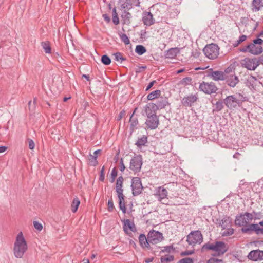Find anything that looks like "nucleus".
Returning a JSON list of instances; mask_svg holds the SVG:
<instances>
[{
    "label": "nucleus",
    "mask_w": 263,
    "mask_h": 263,
    "mask_svg": "<svg viewBox=\"0 0 263 263\" xmlns=\"http://www.w3.org/2000/svg\"><path fill=\"white\" fill-rule=\"evenodd\" d=\"M228 245L224 241L215 240L205 243L201 248V252H213L214 253L212 255L217 257L223 255L228 251Z\"/></svg>",
    "instance_id": "nucleus-1"
},
{
    "label": "nucleus",
    "mask_w": 263,
    "mask_h": 263,
    "mask_svg": "<svg viewBox=\"0 0 263 263\" xmlns=\"http://www.w3.org/2000/svg\"><path fill=\"white\" fill-rule=\"evenodd\" d=\"M28 249V246L22 232L16 236L14 244L13 252L15 257L21 258Z\"/></svg>",
    "instance_id": "nucleus-2"
},
{
    "label": "nucleus",
    "mask_w": 263,
    "mask_h": 263,
    "mask_svg": "<svg viewBox=\"0 0 263 263\" xmlns=\"http://www.w3.org/2000/svg\"><path fill=\"white\" fill-rule=\"evenodd\" d=\"M219 47L215 43L206 45L203 49V52L210 59H214L219 55Z\"/></svg>",
    "instance_id": "nucleus-3"
},
{
    "label": "nucleus",
    "mask_w": 263,
    "mask_h": 263,
    "mask_svg": "<svg viewBox=\"0 0 263 263\" xmlns=\"http://www.w3.org/2000/svg\"><path fill=\"white\" fill-rule=\"evenodd\" d=\"M263 40L260 37H256L252 42L249 43L250 48L251 54L257 55L263 52Z\"/></svg>",
    "instance_id": "nucleus-4"
},
{
    "label": "nucleus",
    "mask_w": 263,
    "mask_h": 263,
    "mask_svg": "<svg viewBox=\"0 0 263 263\" xmlns=\"http://www.w3.org/2000/svg\"><path fill=\"white\" fill-rule=\"evenodd\" d=\"M186 241L189 245L193 246L197 243L200 244L203 241V236L201 231L196 230L191 232L187 236Z\"/></svg>",
    "instance_id": "nucleus-5"
},
{
    "label": "nucleus",
    "mask_w": 263,
    "mask_h": 263,
    "mask_svg": "<svg viewBox=\"0 0 263 263\" xmlns=\"http://www.w3.org/2000/svg\"><path fill=\"white\" fill-rule=\"evenodd\" d=\"M243 101V100L237 99L234 95L227 96L223 99L224 104L230 109L236 108L237 105L240 106Z\"/></svg>",
    "instance_id": "nucleus-6"
},
{
    "label": "nucleus",
    "mask_w": 263,
    "mask_h": 263,
    "mask_svg": "<svg viewBox=\"0 0 263 263\" xmlns=\"http://www.w3.org/2000/svg\"><path fill=\"white\" fill-rule=\"evenodd\" d=\"M199 90L205 94L211 95L216 93L218 90V88L213 82H205L203 81L199 84Z\"/></svg>",
    "instance_id": "nucleus-7"
},
{
    "label": "nucleus",
    "mask_w": 263,
    "mask_h": 263,
    "mask_svg": "<svg viewBox=\"0 0 263 263\" xmlns=\"http://www.w3.org/2000/svg\"><path fill=\"white\" fill-rule=\"evenodd\" d=\"M131 189L133 196H137L141 194L143 190L140 178L138 177H133L131 181Z\"/></svg>",
    "instance_id": "nucleus-8"
},
{
    "label": "nucleus",
    "mask_w": 263,
    "mask_h": 263,
    "mask_svg": "<svg viewBox=\"0 0 263 263\" xmlns=\"http://www.w3.org/2000/svg\"><path fill=\"white\" fill-rule=\"evenodd\" d=\"M242 66L249 70H255L260 65L258 59L256 58H245L242 60Z\"/></svg>",
    "instance_id": "nucleus-9"
},
{
    "label": "nucleus",
    "mask_w": 263,
    "mask_h": 263,
    "mask_svg": "<svg viewBox=\"0 0 263 263\" xmlns=\"http://www.w3.org/2000/svg\"><path fill=\"white\" fill-rule=\"evenodd\" d=\"M142 164V155H138L131 159L129 168L135 173H138L141 169Z\"/></svg>",
    "instance_id": "nucleus-10"
},
{
    "label": "nucleus",
    "mask_w": 263,
    "mask_h": 263,
    "mask_svg": "<svg viewBox=\"0 0 263 263\" xmlns=\"http://www.w3.org/2000/svg\"><path fill=\"white\" fill-rule=\"evenodd\" d=\"M149 242L153 245L157 244L163 240L164 238L163 236V234L158 231L154 230H152L149 231L147 234Z\"/></svg>",
    "instance_id": "nucleus-11"
},
{
    "label": "nucleus",
    "mask_w": 263,
    "mask_h": 263,
    "mask_svg": "<svg viewBox=\"0 0 263 263\" xmlns=\"http://www.w3.org/2000/svg\"><path fill=\"white\" fill-rule=\"evenodd\" d=\"M148 119L146 120L145 122V124L148 128L151 129H156L159 124V120L158 119V117L156 115V114H153L146 115Z\"/></svg>",
    "instance_id": "nucleus-12"
},
{
    "label": "nucleus",
    "mask_w": 263,
    "mask_h": 263,
    "mask_svg": "<svg viewBox=\"0 0 263 263\" xmlns=\"http://www.w3.org/2000/svg\"><path fill=\"white\" fill-rule=\"evenodd\" d=\"M122 222H123V229L124 232L129 237H133L132 233L129 232L128 230H129L133 232H137V228L134 223L128 219L122 220Z\"/></svg>",
    "instance_id": "nucleus-13"
},
{
    "label": "nucleus",
    "mask_w": 263,
    "mask_h": 263,
    "mask_svg": "<svg viewBox=\"0 0 263 263\" xmlns=\"http://www.w3.org/2000/svg\"><path fill=\"white\" fill-rule=\"evenodd\" d=\"M225 73L222 71H214L212 68L208 70L206 76L211 78L214 81L222 80L224 81Z\"/></svg>",
    "instance_id": "nucleus-14"
},
{
    "label": "nucleus",
    "mask_w": 263,
    "mask_h": 263,
    "mask_svg": "<svg viewBox=\"0 0 263 263\" xmlns=\"http://www.w3.org/2000/svg\"><path fill=\"white\" fill-rule=\"evenodd\" d=\"M247 257L249 260L253 261L263 260V251L259 249L251 251Z\"/></svg>",
    "instance_id": "nucleus-15"
},
{
    "label": "nucleus",
    "mask_w": 263,
    "mask_h": 263,
    "mask_svg": "<svg viewBox=\"0 0 263 263\" xmlns=\"http://www.w3.org/2000/svg\"><path fill=\"white\" fill-rule=\"evenodd\" d=\"M198 100V97L196 95H190L184 97L181 100V103L184 107H192L193 104Z\"/></svg>",
    "instance_id": "nucleus-16"
},
{
    "label": "nucleus",
    "mask_w": 263,
    "mask_h": 263,
    "mask_svg": "<svg viewBox=\"0 0 263 263\" xmlns=\"http://www.w3.org/2000/svg\"><path fill=\"white\" fill-rule=\"evenodd\" d=\"M224 78L226 83L231 87H234L239 82L238 77L235 74H225Z\"/></svg>",
    "instance_id": "nucleus-17"
},
{
    "label": "nucleus",
    "mask_w": 263,
    "mask_h": 263,
    "mask_svg": "<svg viewBox=\"0 0 263 263\" xmlns=\"http://www.w3.org/2000/svg\"><path fill=\"white\" fill-rule=\"evenodd\" d=\"M258 226V223L249 224L248 223L245 227L241 228V232L243 234H251L254 232L257 234Z\"/></svg>",
    "instance_id": "nucleus-18"
},
{
    "label": "nucleus",
    "mask_w": 263,
    "mask_h": 263,
    "mask_svg": "<svg viewBox=\"0 0 263 263\" xmlns=\"http://www.w3.org/2000/svg\"><path fill=\"white\" fill-rule=\"evenodd\" d=\"M139 244L143 249H147L152 250V247L150 246L151 242H149L148 236L146 237L144 234H140L138 237Z\"/></svg>",
    "instance_id": "nucleus-19"
},
{
    "label": "nucleus",
    "mask_w": 263,
    "mask_h": 263,
    "mask_svg": "<svg viewBox=\"0 0 263 263\" xmlns=\"http://www.w3.org/2000/svg\"><path fill=\"white\" fill-rule=\"evenodd\" d=\"M129 122L130 123L129 135L131 136L133 132L138 128V125H139V122L137 115H132L130 117Z\"/></svg>",
    "instance_id": "nucleus-20"
},
{
    "label": "nucleus",
    "mask_w": 263,
    "mask_h": 263,
    "mask_svg": "<svg viewBox=\"0 0 263 263\" xmlns=\"http://www.w3.org/2000/svg\"><path fill=\"white\" fill-rule=\"evenodd\" d=\"M168 192L166 189L163 186L158 187L156 189V193L154 194L159 201H161L167 196Z\"/></svg>",
    "instance_id": "nucleus-21"
},
{
    "label": "nucleus",
    "mask_w": 263,
    "mask_h": 263,
    "mask_svg": "<svg viewBox=\"0 0 263 263\" xmlns=\"http://www.w3.org/2000/svg\"><path fill=\"white\" fill-rule=\"evenodd\" d=\"M142 21L144 25L151 26L154 23V20L153 17V14L150 12H143Z\"/></svg>",
    "instance_id": "nucleus-22"
},
{
    "label": "nucleus",
    "mask_w": 263,
    "mask_h": 263,
    "mask_svg": "<svg viewBox=\"0 0 263 263\" xmlns=\"http://www.w3.org/2000/svg\"><path fill=\"white\" fill-rule=\"evenodd\" d=\"M245 217L243 213L237 214L235 217V224L239 227H245L248 223V221Z\"/></svg>",
    "instance_id": "nucleus-23"
},
{
    "label": "nucleus",
    "mask_w": 263,
    "mask_h": 263,
    "mask_svg": "<svg viewBox=\"0 0 263 263\" xmlns=\"http://www.w3.org/2000/svg\"><path fill=\"white\" fill-rule=\"evenodd\" d=\"M180 52V48L174 47L170 48L165 52L164 56L167 59H174Z\"/></svg>",
    "instance_id": "nucleus-24"
},
{
    "label": "nucleus",
    "mask_w": 263,
    "mask_h": 263,
    "mask_svg": "<svg viewBox=\"0 0 263 263\" xmlns=\"http://www.w3.org/2000/svg\"><path fill=\"white\" fill-rule=\"evenodd\" d=\"M156 103L159 110L163 109L166 106L170 105L167 97H159Z\"/></svg>",
    "instance_id": "nucleus-25"
},
{
    "label": "nucleus",
    "mask_w": 263,
    "mask_h": 263,
    "mask_svg": "<svg viewBox=\"0 0 263 263\" xmlns=\"http://www.w3.org/2000/svg\"><path fill=\"white\" fill-rule=\"evenodd\" d=\"M118 197L119 198V209L122 211L123 214L126 213V207L125 206V196L123 193L117 194Z\"/></svg>",
    "instance_id": "nucleus-26"
},
{
    "label": "nucleus",
    "mask_w": 263,
    "mask_h": 263,
    "mask_svg": "<svg viewBox=\"0 0 263 263\" xmlns=\"http://www.w3.org/2000/svg\"><path fill=\"white\" fill-rule=\"evenodd\" d=\"M159 110L156 103H149L145 107V111L146 115L156 114V111Z\"/></svg>",
    "instance_id": "nucleus-27"
},
{
    "label": "nucleus",
    "mask_w": 263,
    "mask_h": 263,
    "mask_svg": "<svg viewBox=\"0 0 263 263\" xmlns=\"http://www.w3.org/2000/svg\"><path fill=\"white\" fill-rule=\"evenodd\" d=\"M232 223V219L229 216H225L221 220H219L218 227H221L222 229H226L228 227L230 226Z\"/></svg>",
    "instance_id": "nucleus-28"
},
{
    "label": "nucleus",
    "mask_w": 263,
    "mask_h": 263,
    "mask_svg": "<svg viewBox=\"0 0 263 263\" xmlns=\"http://www.w3.org/2000/svg\"><path fill=\"white\" fill-rule=\"evenodd\" d=\"M147 139V137L145 135H143L141 137H138L135 145L138 148H141L142 146L146 145L148 142Z\"/></svg>",
    "instance_id": "nucleus-29"
},
{
    "label": "nucleus",
    "mask_w": 263,
    "mask_h": 263,
    "mask_svg": "<svg viewBox=\"0 0 263 263\" xmlns=\"http://www.w3.org/2000/svg\"><path fill=\"white\" fill-rule=\"evenodd\" d=\"M252 5V11L253 12L258 11L263 7L262 0H253Z\"/></svg>",
    "instance_id": "nucleus-30"
},
{
    "label": "nucleus",
    "mask_w": 263,
    "mask_h": 263,
    "mask_svg": "<svg viewBox=\"0 0 263 263\" xmlns=\"http://www.w3.org/2000/svg\"><path fill=\"white\" fill-rule=\"evenodd\" d=\"M119 3L121 4V9L124 11H127L132 8V2L130 0H120Z\"/></svg>",
    "instance_id": "nucleus-31"
},
{
    "label": "nucleus",
    "mask_w": 263,
    "mask_h": 263,
    "mask_svg": "<svg viewBox=\"0 0 263 263\" xmlns=\"http://www.w3.org/2000/svg\"><path fill=\"white\" fill-rule=\"evenodd\" d=\"M121 17L123 24L129 25L130 23V19L132 17V14L127 11H124L121 15Z\"/></svg>",
    "instance_id": "nucleus-32"
},
{
    "label": "nucleus",
    "mask_w": 263,
    "mask_h": 263,
    "mask_svg": "<svg viewBox=\"0 0 263 263\" xmlns=\"http://www.w3.org/2000/svg\"><path fill=\"white\" fill-rule=\"evenodd\" d=\"M80 204V201L79 198L77 197L74 198L71 205V210L73 213L77 211Z\"/></svg>",
    "instance_id": "nucleus-33"
},
{
    "label": "nucleus",
    "mask_w": 263,
    "mask_h": 263,
    "mask_svg": "<svg viewBox=\"0 0 263 263\" xmlns=\"http://www.w3.org/2000/svg\"><path fill=\"white\" fill-rule=\"evenodd\" d=\"M160 95L161 91L160 90H156L149 93L147 96V99L148 100H153L155 99H158Z\"/></svg>",
    "instance_id": "nucleus-34"
},
{
    "label": "nucleus",
    "mask_w": 263,
    "mask_h": 263,
    "mask_svg": "<svg viewBox=\"0 0 263 263\" xmlns=\"http://www.w3.org/2000/svg\"><path fill=\"white\" fill-rule=\"evenodd\" d=\"M223 103H224L223 100H220L216 102L215 104V107L213 109L212 112L214 113V112H219L221 111L224 107Z\"/></svg>",
    "instance_id": "nucleus-35"
},
{
    "label": "nucleus",
    "mask_w": 263,
    "mask_h": 263,
    "mask_svg": "<svg viewBox=\"0 0 263 263\" xmlns=\"http://www.w3.org/2000/svg\"><path fill=\"white\" fill-rule=\"evenodd\" d=\"M174 260V256L172 255H166L164 257L160 258L161 263H169Z\"/></svg>",
    "instance_id": "nucleus-36"
},
{
    "label": "nucleus",
    "mask_w": 263,
    "mask_h": 263,
    "mask_svg": "<svg viewBox=\"0 0 263 263\" xmlns=\"http://www.w3.org/2000/svg\"><path fill=\"white\" fill-rule=\"evenodd\" d=\"M41 46L46 53H50L51 52V48L49 41L42 42L41 43Z\"/></svg>",
    "instance_id": "nucleus-37"
},
{
    "label": "nucleus",
    "mask_w": 263,
    "mask_h": 263,
    "mask_svg": "<svg viewBox=\"0 0 263 263\" xmlns=\"http://www.w3.org/2000/svg\"><path fill=\"white\" fill-rule=\"evenodd\" d=\"M135 52L138 55H141L146 52V49L142 45H138L136 46Z\"/></svg>",
    "instance_id": "nucleus-38"
},
{
    "label": "nucleus",
    "mask_w": 263,
    "mask_h": 263,
    "mask_svg": "<svg viewBox=\"0 0 263 263\" xmlns=\"http://www.w3.org/2000/svg\"><path fill=\"white\" fill-rule=\"evenodd\" d=\"M115 57V60L122 63L123 61H126V59L123 57V54L118 52L113 54Z\"/></svg>",
    "instance_id": "nucleus-39"
},
{
    "label": "nucleus",
    "mask_w": 263,
    "mask_h": 263,
    "mask_svg": "<svg viewBox=\"0 0 263 263\" xmlns=\"http://www.w3.org/2000/svg\"><path fill=\"white\" fill-rule=\"evenodd\" d=\"M112 22L113 23L117 25H118L120 23V21H119V17H118V13L117 12V10H116V8L115 7L113 9H112Z\"/></svg>",
    "instance_id": "nucleus-40"
},
{
    "label": "nucleus",
    "mask_w": 263,
    "mask_h": 263,
    "mask_svg": "<svg viewBox=\"0 0 263 263\" xmlns=\"http://www.w3.org/2000/svg\"><path fill=\"white\" fill-rule=\"evenodd\" d=\"M101 61L105 65H109L111 63V59L107 54L102 55Z\"/></svg>",
    "instance_id": "nucleus-41"
},
{
    "label": "nucleus",
    "mask_w": 263,
    "mask_h": 263,
    "mask_svg": "<svg viewBox=\"0 0 263 263\" xmlns=\"http://www.w3.org/2000/svg\"><path fill=\"white\" fill-rule=\"evenodd\" d=\"M97 157L96 156H93L91 154H89V157L88 158L89 161H90V165L91 166H95L98 164V161H97Z\"/></svg>",
    "instance_id": "nucleus-42"
},
{
    "label": "nucleus",
    "mask_w": 263,
    "mask_h": 263,
    "mask_svg": "<svg viewBox=\"0 0 263 263\" xmlns=\"http://www.w3.org/2000/svg\"><path fill=\"white\" fill-rule=\"evenodd\" d=\"M119 36L121 41L125 44L128 45L130 44V41L128 37L126 34L124 33H119Z\"/></svg>",
    "instance_id": "nucleus-43"
},
{
    "label": "nucleus",
    "mask_w": 263,
    "mask_h": 263,
    "mask_svg": "<svg viewBox=\"0 0 263 263\" xmlns=\"http://www.w3.org/2000/svg\"><path fill=\"white\" fill-rule=\"evenodd\" d=\"M118 175V171L116 167H114L111 172L110 174V182L111 183H113L115 182V179Z\"/></svg>",
    "instance_id": "nucleus-44"
},
{
    "label": "nucleus",
    "mask_w": 263,
    "mask_h": 263,
    "mask_svg": "<svg viewBox=\"0 0 263 263\" xmlns=\"http://www.w3.org/2000/svg\"><path fill=\"white\" fill-rule=\"evenodd\" d=\"M123 183L121 182L116 181V191L117 194L123 193Z\"/></svg>",
    "instance_id": "nucleus-45"
},
{
    "label": "nucleus",
    "mask_w": 263,
    "mask_h": 263,
    "mask_svg": "<svg viewBox=\"0 0 263 263\" xmlns=\"http://www.w3.org/2000/svg\"><path fill=\"white\" fill-rule=\"evenodd\" d=\"M192 80V79L191 77H185L180 81V84L184 86L189 85L191 84Z\"/></svg>",
    "instance_id": "nucleus-46"
},
{
    "label": "nucleus",
    "mask_w": 263,
    "mask_h": 263,
    "mask_svg": "<svg viewBox=\"0 0 263 263\" xmlns=\"http://www.w3.org/2000/svg\"><path fill=\"white\" fill-rule=\"evenodd\" d=\"M174 250V248L173 247V245H172L164 247L163 249H162L160 251V253H161L167 252L168 253H170L172 251H173Z\"/></svg>",
    "instance_id": "nucleus-47"
},
{
    "label": "nucleus",
    "mask_w": 263,
    "mask_h": 263,
    "mask_svg": "<svg viewBox=\"0 0 263 263\" xmlns=\"http://www.w3.org/2000/svg\"><path fill=\"white\" fill-rule=\"evenodd\" d=\"M234 229L229 228L227 229L222 233V236H229L232 235L234 233Z\"/></svg>",
    "instance_id": "nucleus-48"
},
{
    "label": "nucleus",
    "mask_w": 263,
    "mask_h": 263,
    "mask_svg": "<svg viewBox=\"0 0 263 263\" xmlns=\"http://www.w3.org/2000/svg\"><path fill=\"white\" fill-rule=\"evenodd\" d=\"M177 263H194V259L190 257H185L179 260Z\"/></svg>",
    "instance_id": "nucleus-49"
},
{
    "label": "nucleus",
    "mask_w": 263,
    "mask_h": 263,
    "mask_svg": "<svg viewBox=\"0 0 263 263\" xmlns=\"http://www.w3.org/2000/svg\"><path fill=\"white\" fill-rule=\"evenodd\" d=\"M243 214V215H245L247 218V220L248 221V222L250 221H252L253 219L254 220V216H253V212L252 213H249V212H245Z\"/></svg>",
    "instance_id": "nucleus-50"
},
{
    "label": "nucleus",
    "mask_w": 263,
    "mask_h": 263,
    "mask_svg": "<svg viewBox=\"0 0 263 263\" xmlns=\"http://www.w3.org/2000/svg\"><path fill=\"white\" fill-rule=\"evenodd\" d=\"M206 263H223V261L222 259L211 257L207 261Z\"/></svg>",
    "instance_id": "nucleus-51"
},
{
    "label": "nucleus",
    "mask_w": 263,
    "mask_h": 263,
    "mask_svg": "<svg viewBox=\"0 0 263 263\" xmlns=\"http://www.w3.org/2000/svg\"><path fill=\"white\" fill-rule=\"evenodd\" d=\"M253 214L254 220L260 219L263 218V215L261 212H256L255 211H253Z\"/></svg>",
    "instance_id": "nucleus-52"
},
{
    "label": "nucleus",
    "mask_w": 263,
    "mask_h": 263,
    "mask_svg": "<svg viewBox=\"0 0 263 263\" xmlns=\"http://www.w3.org/2000/svg\"><path fill=\"white\" fill-rule=\"evenodd\" d=\"M107 209L109 212H112L114 209V205L112 199H109L107 203Z\"/></svg>",
    "instance_id": "nucleus-53"
},
{
    "label": "nucleus",
    "mask_w": 263,
    "mask_h": 263,
    "mask_svg": "<svg viewBox=\"0 0 263 263\" xmlns=\"http://www.w3.org/2000/svg\"><path fill=\"white\" fill-rule=\"evenodd\" d=\"M104 179H105L104 166H103L100 171L99 180V181L103 182L104 180Z\"/></svg>",
    "instance_id": "nucleus-54"
},
{
    "label": "nucleus",
    "mask_w": 263,
    "mask_h": 263,
    "mask_svg": "<svg viewBox=\"0 0 263 263\" xmlns=\"http://www.w3.org/2000/svg\"><path fill=\"white\" fill-rule=\"evenodd\" d=\"M239 50L240 52L243 53L249 52L251 53V49L249 45V44H248L246 46H244L243 47L239 48Z\"/></svg>",
    "instance_id": "nucleus-55"
},
{
    "label": "nucleus",
    "mask_w": 263,
    "mask_h": 263,
    "mask_svg": "<svg viewBox=\"0 0 263 263\" xmlns=\"http://www.w3.org/2000/svg\"><path fill=\"white\" fill-rule=\"evenodd\" d=\"M33 226L35 229L37 231H41L43 229L42 224L37 221H34L33 222Z\"/></svg>",
    "instance_id": "nucleus-56"
},
{
    "label": "nucleus",
    "mask_w": 263,
    "mask_h": 263,
    "mask_svg": "<svg viewBox=\"0 0 263 263\" xmlns=\"http://www.w3.org/2000/svg\"><path fill=\"white\" fill-rule=\"evenodd\" d=\"M195 253L194 250H186L182 251L180 253V255L182 256H188L193 254Z\"/></svg>",
    "instance_id": "nucleus-57"
},
{
    "label": "nucleus",
    "mask_w": 263,
    "mask_h": 263,
    "mask_svg": "<svg viewBox=\"0 0 263 263\" xmlns=\"http://www.w3.org/2000/svg\"><path fill=\"white\" fill-rule=\"evenodd\" d=\"M200 54L201 52L198 49H195L192 52V56L195 58H199Z\"/></svg>",
    "instance_id": "nucleus-58"
},
{
    "label": "nucleus",
    "mask_w": 263,
    "mask_h": 263,
    "mask_svg": "<svg viewBox=\"0 0 263 263\" xmlns=\"http://www.w3.org/2000/svg\"><path fill=\"white\" fill-rule=\"evenodd\" d=\"M27 140L28 142V147H29V149H33L34 148V146H35V144H34L33 141L32 139H29V138H28L27 139Z\"/></svg>",
    "instance_id": "nucleus-59"
},
{
    "label": "nucleus",
    "mask_w": 263,
    "mask_h": 263,
    "mask_svg": "<svg viewBox=\"0 0 263 263\" xmlns=\"http://www.w3.org/2000/svg\"><path fill=\"white\" fill-rule=\"evenodd\" d=\"M146 67H147L146 66H138V67L136 68L135 69V72L137 74L140 73L143 70H144L145 69H146Z\"/></svg>",
    "instance_id": "nucleus-60"
},
{
    "label": "nucleus",
    "mask_w": 263,
    "mask_h": 263,
    "mask_svg": "<svg viewBox=\"0 0 263 263\" xmlns=\"http://www.w3.org/2000/svg\"><path fill=\"white\" fill-rule=\"evenodd\" d=\"M28 108L30 111H33L35 108L34 103H32L31 101H29L28 103Z\"/></svg>",
    "instance_id": "nucleus-61"
},
{
    "label": "nucleus",
    "mask_w": 263,
    "mask_h": 263,
    "mask_svg": "<svg viewBox=\"0 0 263 263\" xmlns=\"http://www.w3.org/2000/svg\"><path fill=\"white\" fill-rule=\"evenodd\" d=\"M156 83H157V81L156 80L151 81L146 86L145 91H148V90H149Z\"/></svg>",
    "instance_id": "nucleus-62"
},
{
    "label": "nucleus",
    "mask_w": 263,
    "mask_h": 263,
    "mask_svg": "<svg viewBox=\"0 0 263 263\" xmlns=\"http://www.w3.org/2000/svg\"><path fill=\"white\" fill-rule=\"evenodd\" d=\"M125 115V111L124 110H122L119 114L118 117H117V120L120 121L122 119V118Z\"/></svg>",
    "instance_id": "nucleus-63"
},
{
    "label": "nucleus",
    "mask_w": 263,
    "mask_h": 263,
    "mask_svg": "<svg viewBox=\"0 0 263 263\" xmlns=\"http://www.w3.org/2000/svg\"><path fill=\"white\" fill-rule=\"evenodd\" d=\"M125 168H126V167L123 163V158H121L120 159V170L122 172H123L125 170Z\"/></svg>",
    "instance_id": "nucleus-64"
}]
</instances>
